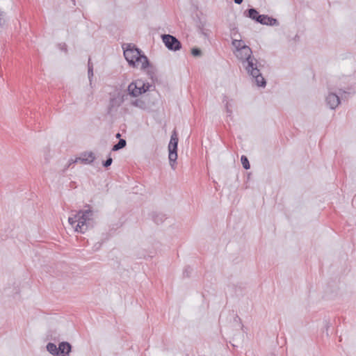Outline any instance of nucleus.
Returning <instances> with one entry per match:
<instances>
[{"mask_svg":"<svg viewBox=\"0 0 356 356\" xmlns=\"http://www.w3.org/2000/svg\"><path fill=\"white\" fill-rule=\"evenodd\" d=\"M236 58L241 62L243 67L247 72L254 79L258 86L265 87L266 82L262 76L260 70L258 68L257 60L252 56V49L248 47H243L242 49L235 51Z\"/></svg>","mask_w":356,"mask_h":356,"instance_id":"1","label":"nucleus"},{"mask_svg":"<svg viewBox=\"0 0 356 356\" xmlns=\"http://www.w3.org/2000/svg\"><path fill=\"white\" fill-rule=\"evenodd\" d=\"M141 51L134 45L129 44L124 49V56L130 66L145 69L149 65L147 56L141 54Z\"/></svg>","mask_w":356,"mask_h":356,"instance_id":"2","label":"nucleus"},{"mask_svg":"<svg viewBox=\"0 0 356 356\" xmlns=\"http://www.w3.org/2000/svg\"><path fill=\"white\" fill-rule=\"evenodd\" d=\"M85 208L77 211L78 223L76 224L75 231L80 233H85L92 227L93 211L89 205H86Z\"/></svg>","mask_w":356,"mask_h":356,"instance_id":"3","label":"nucleus"},{"mask_svg":"<svg viewBox=\"0 0 356 356\" xmlns=\"http://www.w3.org/2000/svg\"><path fill=\"white\" fill-rule=\"evenodd\" d=\"M151 85L149 83H145L143 80L138 79L131 83L128 86L129 94L133 97H138L149 90Z\"/></svg>","mask_w":356,"mask_h":356,"instance_id":"4","label":"nucleus"},{"mask_svg":"<svg viewBox=\"0 0 356 356\" xmlns=\"http://www.w3.org/2000/svg\"><path fill=\"white\" fill-rule=\"evenodd\" d=\"M165 47L172 51H178L181 48V42L173 35L164 34L161 36Z\"/></svg>","mask_w":356,"mask_h":356,"instance_id":"5","label":"nucleus"},{"mask_svg":"<svg viewBox=\"0 0 356 356\" xmlns=\"http://www.w3.org/2000/svg\"><path fill=\"white\" fill-rule=\"evenodd\" d=\"M127 97L128 95L124 92H118L117 94L113 95L109 101V110L112 111L113 108H117L120 106Z\"/></svg>","mask_w":356,"mask_h":356,"instance_id":"6","label":"nucleus"},{"mask_svg":"<svg viewBox=\"0 0 356 356\" xmlns=\"http://www.w3.org/2000/svg\"><path fill=\"white\" fill-rule=\"evenodd\" d=\"M325 102L327 106L332 110L335 109L341 103L340 97L338 94L329 92L325 97Z\"/></svg>","mask_w":356,"mask_h":356,"instance_id":"7","label":"nucleus"},{"mask_svg":"<svg viewBox=\"0 0 356 356\" xmlns=\"http://www.w3.org/2000/svg\"><path fill=\"white\" fill-rule=\"evenodd\" d=\"M177 143H169L168 151H169V161L170 165L173 168L174 163L177 159Z\"/></svg>","mask_w":356,"mask_h":356,"instance_id":"8","label":"nucleus"},{"mask_svg":"<svg viewBox=\"0 0 356 356\" xmlns=\"http://www.w3.org/2000/svg\"><path fill=\"white\" fill-rule=\"evenodd\" d=\"M72 351V346L67 341H62L58 346V356H69Z\"/></svg>","mask_w":356,"mask_h":356,"instance_id":"9","label":"nucleus"},{"mask_svg":"<svg viewBox=\"0 0 356 356\" xmlns=\"http://www.w3.org/2000/svg\"><path fill=\"white\" fill-rule=\"evenodd\" d=\"M259 17V20H258V23H260L263 25H269V26H278L279 25V22L278 21L272 17H269L268 15H261L260 16H258Z\"/></svg>","mask_w":356,"mask_h":356,"instance_id":"10","label":"nucleus"},{"mask_svg":"<svg viewBox=\"0 0 356 356\" xmlns=\"http://www.w3.org/2000/svg\"><path fill=\"white\" fill-rule=\"evenodd\" d=\"M222 102L225 104V111L228 116H232L233 106V99H229L227 96L225 95L222 99Z\"/></svg>","mask_w":356,"mask_h":356,"instance_id":"11","label":"nucleus"},{"mask_svg":"<svg viewBox=\"0 0 356 356\" xmlns=\"http://www.w3.org/2000/svg\"><path fill=\"white\" fill-rule=\"evenodd\" d=\"M95 156L92 152H87L83 154L79 159L80 161L84 163H91L95 160Z\"/></svg>","mask_w":356,"mask_h":356,"instance_id":"12","label":"nucleus"},{"mask_svg":"<svg viewBox=\"0 0 356 356\" xmlns=\"http://www.w3.org/2000/svg\"><path fill=\"white\" fill-rule=\"evenodd\" d=\"M152 218L154 222L157 225L163 223L167 218L165 214L158 212H153L152 213Z\"/></svg>","mask_w":356,"mask_h":356,"instance_id":"13","label":"nucleus"},{"mask_svg":"<svg viewBox=\"0 0 356 356\" xmlns=\"http://www.w3.org/2000/svg\"><path fill=\"white\" fill-rule=\"evenodd\" d=\"M245 15L246 17H249V18L256 21L257 22L259 20L258 16L261 15L259 14V13L257 12V10L255 8L248 9L245 12Z\"/></svg>","mask_w":356,"mask_h":356,"instance_id":"14","label":"nucleus"},{"mask_svg":"<svg viewBox=\"0 0 356 356\" xmlns=\"http://www.w3.org/2000/svg\"><path fill=\"white\" fill-rule=\"evenodd\" d=\"M130 104L133 106L139 108L143 110H144L147 108L145 102L140 99H136L131 101Z\"/></svg>","mask_w":356,"mask_h":356,"instance_id":"15","label":"nucleus"},{"mask_svg":"<svg viewBox=\"0 0 356 356\" xmlns=\"http://www.w3.org/2000/svg\"><path fill=\"white\" fill-rule=\"evenodd\" d=\"M47 351L54 356H58V346L54 343H48L47 345Z\"/></svg>","mask_w":356,"mask_h":356,"instance_id":"16","label":"nucleus"},{"mask_svg":"<svg viewBox=\"0 0 356 356\" xmlns=\"http://www.w3.org/2000/svg\"><path fill=\"white\" fill-rule=\"evenodd\" d=\"M127 145V142L124 139H120L118 143L114 145L112 147L113 151H118L120 149L124 148Z\"/></svg>","mask_w":356,"mask_h":356,"instance_id":"17","label":"nucleus"},{"mask_svg":"<svg viewBox=\"0 0 356 356\" xmlns=\"http://www.w3.org/2000/svg\"><path fill=\"white\" fill-rule=\"evenodd\" d=\"M232 45L236 49V51H238L240 49H242L243 47H248L245 45L243 40H234L232 41Z\"/></svg>","mask_w":356,"mask_h":356,"instance_id":"18","label":"nucleus"},{"mask_svg":"<svg viewBox=\"0 0 356 356\" xmlns=\"http://www.w3.org/2000/svg\"><path fill=\"white\" fill-rule=\"evenodd\" d=\"M90 59H89L88 62V79L90 81V84H92V80L93 77V66L90 62Z\"/></svg>","mask_w":356,"mask_h":356,"instance_id":"19","label":"nucleus"},{"mask_svg":"<svg viewBox=\"0 0 356 356\" xmlns=\"http://www.w3.org/2000/svg\"><path fill=\"white\" fill-rule=\"evenodd\" d=\"M241 163L243 165V167L245 170H248L250 168L249 161L248 158L245 156H242L241 158Z\"/></svg>","mask_w":356,"mask_h":356,"instance_id":"20","label":"nucleus"},{"mask_svg":"<svg viewBox=\"0 0 356 356\" xmlns=\"http://www.w3.org/2000/svg\"><path fill=\"white\" fill-rule=\"evenodd\" d=\"M69 223L75 229L76 224L78 223L77 220V212L72 217H69L68 218Z\"/></svg>","mask_w":356,"mask_h":356,"instance_id":"21","label":"nucleus"},{"mask_svg":"<svg viewBox=\"0 0 356 356\" xmlns=\"http://www.w3.org/2000/svg\"><path fill=\"white\" fill-rule=\"evenodd\" d=\"M191 54L193 56L197 57L202 55V51L198 48H193L191 49Z\"/></svg>","mask_w":356,"mask_h":356,"instance_id":"22","label":"nucleus"},{"mask_svg":"<svg viewBox=\"0 0 356 356\" xmlns=\"http://www.w3.org/2000/svg\"><path fill=\"white\" fill-rule=\"evenodd\" d=\"M170 143H177L178 144V137H177V134L176 133L175 131H174L171 135V137H170Z\"/></svg>","mask_w":356,"mask_h":356,"instance_id":"23","label":"nucleus"},{"mask_svg":"<svg viewBox=\"0 0 356 356\" xmlns=\"http://www.w3.org/2000/svg\"><path fill=\"white\" fill-rule=\"evenodd\" d=\"M192 271V268L190 266H186L183 272V275L185 277H189L190 273Z\"/></svg>","mask_w":356,"mask_h":356,"instance_id":"24","label":"nucleus"},{"mask_svg":"<svg viewBox=\"0 0 356 356\" xmlns=\"http://www.w3.org/2000/svg\"><path fill=\"white\" fill-rule=\"evenodd\" d=\"M113 159L111 156H109L104 163L103 165L106 168L110 166L112 164Z\"/></svg>","mask_w":356,"mask_h":356,"instance_id":"25","label":"nucleus"},{"mask_svg":"<svg viewBox=\"0 0 356 356\" xmlns=\"http://www.w3.org/2000/svg\"><path fill=\"white\" fill-rule=\"evenodd\" d=\"M324 323H325V333H326V335L328 336L329 334H328V329L330 327V323L327 321H324Z\"/></svg>","mask_w":356,"mask_h":356,"instance_id":"26","label":"nucleus"},{"mask_svg":"<svg viewBox=\"0 0 356 356\" xmlns=\"http://www.w3.org/2000/svg\"><path fill=\"white\" fill-rule=\"evenodd\" d=\"M79 161V157H78V158H76L75 159H70V160L69 161V163H68L67 167H69L72 163H76V162H78Z\"/></svg>","mask_w":356,"mask_h":356,"instance_id":"27","label":"nucleus"},{"mask_svg":"<svg viewBox=\"0 0 356 356\" xmlns=\"http://www.w3.org/2000/svg\"><path fill=\"white\" fill-rule=\"evenodd\" d=\"M4 13L2 11H0V25H1V20L4 17Z\"/></svg>","mask_w":356,"mask_h":356,"instance_id":"28","label":"nucleus"},{"mask_svg":"<svg viewBox=\"0 0 356 356\" xmlns=\"http://www.w3.org/2000/svg\"><path fill=\"white\" fill-rule=\"evenodd\" d=\"M236 4H241L243 0H233Z\"/></svg>","mask_w":356,"mask_h":356,"instance_id":"29","label":"nucleus"},{"mask_svg":"<svg viewBox=\"0 0 356 356\" xmlns=\"http://www.w3.org/2000/svg\"><path fill=\"white\" fill-rule=\"evenodd\" d=\"M200 32L204 36H206V37L207 36V33L203 29H201Z\"/></svg>","mask_w":356,"mask_h":356,"instance_id":"30","label":"nucleus"},{"mask_svg":"<svg viewBox=\"0 0 356 356\" xmlns=\"http://www.w3.org/2000/svg\"><path fill=\"white\" fill-rule=\"evenodd\" d=\"M120 136H121L120 134L118 133L116 134V138H120Z\"/></svg>","mask_w":356,"mask_h":356,"instance_id":"31","label":"nucleus"},{"mask_svg":"<svg viewBox=\"0 0 356 356\" xmlns=\"http://www.w3.org/2000/svg\"><path fill=\"white\" fill-rule=\"evenodd\" d=\"M238 318L239 321L241 320L240 318L238 317V316H236L235 319Z\"/></svg>","mask_w":356,"mask_h":356,"instance_id":"32","label":"nucleus"}]
</instances>
